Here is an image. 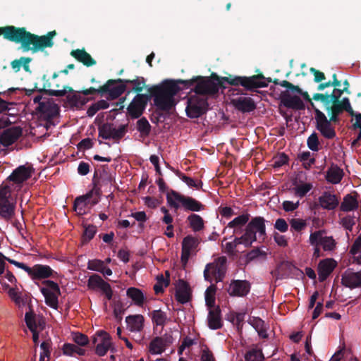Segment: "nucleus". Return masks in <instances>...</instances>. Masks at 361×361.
I'll return each mask as SVG.
<instances>
[{
	"label": "nucleus",
	"instance_id": "f257e3e1",
	"mask_svg": "<svg viewBox=\"0 0 361 361\" xmlns=\"http://www.w3.org/2000/svg\"><path fill=\"white\" fill-rule=\"evenodd\" d=\"M223 82L232 86L240 85L247 91H254L267 85L262 74L249 77L233 75L219 77L216 73H212L210 77L200 75L195 76L190 80L166 79L158 85L149 87L147 92L153 97L154 104L159 110L169 111L176 104L174 97L181 90L180 84L183 85L185 88H190L195 85L192 90L197 95L204 97L216 94L220 87L226 88Z\"/></svg>",
	"mask_w": 361,
	"mask_h": 361
},
{
	"label": "nucleus",
	"instance_id": "f03ea898",
	"mask_svg": "<svg viewBox=\"0 0 361 361\" xmlns=\"http://www.w3.org/2000/svg\"><path fill=\"white\" fill-rule=\"evenodd\" d=\"M1 35L8 41L20 44L23 52L31 51L32 53H36L54 46L53 38L56 35V32L53 30L45 35L39 36L31 33L24 27L6 25L0 27Z\"/></svg>",
	"mask_w": 361,
	"mask_h": 361
},
{
	"label": "nucleus",
	"instance_id": "7ed1b4c3",
	"mask_svg": "<svg viewBox=\"0 0 361 361\" xmlns=\"http://www.w3.org/2000/svg\"><path fill=\"white\" fill-rule=\"evenodd\" d=\"M126 90V85L124 79H109L105 84L99 86L98 88L91 87L88 89H85L80 92L84 95L94 94L96 93L104 95L108 94L107 99H116L118 98Z\"/></svg>",
	"mask_w": 361,
	"mask_h": 361
},
{
	"label": "nucleus",
	"instance_id": "20e7f679",
	"mask_svg": "<svg viewBox=\"0 0 361 361\" xmlns=\"http://www.w3.org/2000/svg\"><path fill=\"white\" fill-rule=\"evenodd\" d=\"M166 200L169 205L176 209L180 207V204L185 211L200 212L204 209V205L200 201L173 190L166 194Z\"/></svg>",
	"mask_w": 361,
	"mask_h": 361
},
{
	"label": "nucleus",
	"instance_id": "39448f33",
	"mask_svg": "<svg viewBox=\"0 0 361 361\" xmlns=\"http://www.w3.org/2000/svg\"><path fill=\"white\" fill-rule=\"evenodd\" d=\"M226 257L222 256L216 258L213 262L207 264L204 270V279L212 282V274L215 278L216 283L221 281L226 274Z\"/></svg>",
	"mask_w": 361,
	"mask_h": 361
},
{
	"label": "nucleus",
	"instance_id": "423d86ee",
	"mask_svg": "<svg viewBox=\"0 0 361 361\" xmlns=\"http://www.w3.org/2000/svg\"><path fill=\"white\" fill-rule=\"evenodd\" d=\"M12 264L26 271L32 280L54 278L57 275V273L48 265L37 264L30 267L23 262H12Z\"/></svg>",
	"mask_w": 361,
	"mask_h": 361
},
{
	"label": "nucleus",
	"instance_id": "0eeeda50",
	"mask_svg": "<svg viewBox=\"0 0 361 361\" xmlns=\"http://www.w3.org/2000/svg\"><path fill=\"white\" fill-rule=\"evenodd\" d=\"M207 98L199 95H192L188 99L185 111L187 116L191 118H197L208 110Z\"/></svg>",
	"mask_w": 361,
	"mask_h": 361
},
{
	"label": "nucleus",
	"instance_id": "6e6552de",
	"mask_svg": "<svg viewBox=\"0 0 361 361\" xmlns=\"http://www.w3.org/2000/svg\"><path fill=\"white\" fill-rule=\"evenodd\" d=\"M42 283L45 286L40 288V291L44 297L46 305L54 310H58L59 296L61 295L58 283L51 280H44Z\"/></svg>",
	"mask_w": 361,
	"mask_h": 361
},
{
	"label": "nucleus",
	"instance_id": "1a4fd4ad",
	"mask_svg": "<svg viewBox=\"0 0 361 361\" xmlns=\"http://www.w3.org/2000/svg\"><path fill=\"white\" fill-rule=\"evenodd\" d=\"M102 192L99 187L94 186L85 195L76 197L73 204L75 211H79V214H81L88 204L92 206L97 204L99 202Z\"/></svg>",
	"mask_w": 361,
	"mask_h": 361
},
{
	"label": "nucleus",
	"instance_id": "9d476101",
	"mask_svg": "<svg viewBox=\"0 0 361 361\" xmlns=\"http://www.w3.org/2000/svg\"><path fill=\"white\" fill-rule=\"evenodd\" d=\"M265 221L264 217L255 216L247 223L245 231L252 243L257 239V233L259 239L264 240L267 238Z\"/></svg>",
	"mask_w": 361,
	"mask_h": 361
},
{
	"label": "nucleus",
	"instance_id": "9b49d317",
	"mask_svg": "<svg viewBox=\"0 0 361 361\" xmlns=\"http://www.w3.org/2000/svg\"><path fill=\"white\" fill-rule=\"evenodd\" d=\"M10 190L8 186L0 188V216L9 221L15 214L16 205L10 199Z\"/></svg>",
	"mask_w": 361,
	"mask_h": 361
},
{
	"label": "nucleus",
	"instance_id": "f8f14e48",
	"mask_svg": "<svg viewBox=\"0 0 361 361\" xmlns=\"http://www.w3.org/2000/svg\"><path fill=\"white\" fill-rule=\"evenodd\" d=\"M36 111L41 120L45 121L47 126L54 125L53 119L59 114V107L57 104L49 101L39 103Z\"/></svg>",
	"mask_w": 361,
	"mask_h": 361
},
{
	"label": "nucleus",
	"instance_id": "ddd939ff",
	"mask_svg": "<svg viewBox=\"0 0 361 361\" xmlns=\"http://www.w3.org/2000/svg\"><path fill=\"white\" fill-rule=\"evenodd\" d=\"M315 120H316V128L320 132L322 135L326 139H334L336 135V131L330 121H328L325 114L319 110L318 109H314Z\"/></svg>",
	"mask_w": 361,
	"mask_h": 361
},
{
	"label": "nucleus",
	"instance_id": "4468645a",
	"mask_svg": "<svg viewBox=\"0 0 361 361\" xmlns=\"http://www.w3.org/2000/svg\"><path fill=\"white\" fill-rule=\"evenodd\" d=\"M324 230L312 233L310 235V243L312 245H319L324 251H332L336 247V241L332 236L325 235Z\"/></svg>",
	"mask_w": 361,
	"mask_h": 361
},
{
	"label": "nucleus",
	"instance_id": "2eb2a0df",
	"mask_svg": "<svg viewBox=\"0 0 361 361\" xmlns=\"http://www.w3.org/2000/svg\"><path fill=\"white\" fill-rule=\"evenodd\" d=\"M34 172L35 169L32 164L27 163L14 169L8 177V180L14 184L21 186L22 183L31 178Z\"/></svg>",
	"mask_w": 361,
	"mask_h": 361
},
{
	"label": "nucleus",
	"instance_id": "dca6fc26",
	"mask_svg": "<svg viewBox=\"0 0 361 361\" xmlns=\"http://www.w3.org/2000/svg\"><path fill=\"white\" fill-rule=\"evenodd\" d=\"M148 100V96L137 94L128 106V112L132 118H139L143 113Z\"/></svg>",
	"mask_w": 361,
	"mask_h": 361
},
{
	"label": "nucleus",
	"instance_id": "f3484780",
	"mask_svg": "<svg viewBox=\"0 0 361 361\" xmlns=\"http://www.w3.org/2000/svg\"><path fill=\"white\" fill-rule=\"evenodd\" d=\"M199 243L198 238L192 235H188L183 238L180 260L184 265L188 263L190 255L195 251Z\"/></svg>",
	"mask_w": 361,
	"mask_h": 361
},
{
	"label": "nucleus",
	"instance_id": "a211bd4d",
	"mask_svg": "<svg viewBox=\"0 0 361 361\" xmlns=\"http://www.w3.org/2000/svg\"><path fill=\"white\" fill-rule=\"evenodd\" d=\"M23 130L19 126H13L0 133V145L8 147L22 136Z\"/></svg>",
	"mask_w": 361,
	"mask_h": 361
},
{
	"label": "nucleus",
	"instance_id": "6ab92c4d",
	"mask_svg": "<svg viewBox=\"0 0 361 361\" xmlns=\"http://www.w3.org/2000/svg\"><path fill=\"white\" fill-rule=\"evenodd\" d=\"M250 290V283L246 280L231 281L227 291L231 296L244 297Z\"/></svg>",
	"mask_w": 361,
	"mask_h": 361
},
{
	"label": "nucleus",
	"instance_id": "aec40b11",
	"mask_svg": "<svg viewBox=\"0 0 361 361\" xmlns=\"http://www.w3.org/2000/svg\"><path fill=\"white\" fill-rule=\"evenodd\" d=\"M341 284L350 289L361 288V271H353L347 269L341 275Z\"/></svg>",
	"mask_w": 361,
	"mask_h": 361
},
{
	"label": "nucleus",
	"instance_id": "412c9836",
	"mask_svg": "<svg viewBox=\"0 0 361 361\" xmlns=\"http://www.w3.org/2000/svg\"><path fill=\"white\" fill-rule=\"evenodd\" d=\"M281 102L287 108L295 110H303L305 108V104L298 96H292L288 91H283L280 95Z\"/></svg>",
	"mask_w": 361,
	"mask_h": 361
},
{
	"label": "nucleus",
	"instance_id": "4be33fe9",
	"mask_svg": "<svg viewBox=\"0 0 361 361\" xmlns=\"http://www.w3.org/2000/svg\"><path fill=\"white\" fill-rule=\"evenodd\" d=\"M337 265V262L332 258L322 259L318 264L317 271L319 282H324L332 273Z\"/></svg>",
	"mask_w": 361,
	"mask_h": 361
},
{
	"label": "nucleus",
	"instance_id": "5701e85b",
	"mask_svg": "<svg viewBox=\"0 0 361 361\" xmlns=\"http://www.w3.org/2000/svg\"><path fill=\"white\" fill-rule=\"evenodd\" d=\"M42 80L44 82L42 88L38 89L37 92L41 93H45L49 96L54 97H63L66 95L67 92H73V89L68 86H64L63 90H51V82L49 79H47V75H44L42 78Z\"/></svg>",
	"mask_w": 361,
	"mask_h": 361
},
{
	"label": "nucleus",
	"instance_id": "b1692460",
	"mask_svg": "<svg viewBox=\"0 0 361 361\" xmlns=\"http://www.w3.org/2000/svg\"><path fill=\"white\" fill-rule=\"evenodd\" d=\"M97 335L100 338V341L95 347V353L99 356H104L111 346V336L104 331H97Z\"/></svg>",
	"mask_w": 361,
	"mask_h": 361
},
{
	"label": "nucleus",
	"instance_id": "393cba45",
	"mask_svg": "<svg viewBox=\"0 0 361 361\" xmlns=\"http://www.w3.org/2000/svg\"><path fill=\"white\" fill-rule=\"evenodd\" d=\"M175 298L176 300L185 304L190 301L191 298L190 288L188 283L183 279L178 281V286L176 290Z\"/></svg>",
	"mask_w": 361,
	"mask_h": 361
},
{
	"label": "nucleus",
	"instance_id": "a878e982",
	"mask_svg": "<svg viewBox=\"0 0 361 361\" xmlns=\"http://www.w3.org/2000/svg\"><path fill=\"white\" fill-rule=\"evenodd\" d=\"M232 104L238 111L246 113L254 111L256 109V104L254 100L250 97H238L232 100Z\"/></svg>",
	"mask_w": 361,
	"mask_h": 361
},
{
	"label": "nucleus",
	"instance_id": "bb28decb",
	"mask_svg": "<svg viewBox=\"0 0 361 361\" xmlns=\"http://www.w3.org/2000/svg\"><path fill=\"white\" fill-rule=\"evenodd\" d=\"M318 200L321 207L327 210L336 209L339 203L336 195L327 191L324 192Z\"/></svg>",
	"mask_w": 361,
	"mask_h": 361
},
{
	"label": "nucleus",
	"instance_id": "cd10ccee",
	"mask_svg": "<svg viewBox=\"0 0 361 361\" xmlns=\"http://www.w3.org/2000/svg\"><path fill=\"white\" fill-rule=\"evenodd\" d=\"M71 56L87 67L92 66L97 63L91 55L84 49L72 50L71 51Z\"/></svg>",
	"mask_w": 361,
	"mask_h": 361
},
{
	"label": "nucleus",
	"instance_id": "c85d7f7f",
	"mask_svg": "<svg viewBox=\"0 0 361 361\" xmlns=\"http://www.w3.org/2000/svg\"><path fill=\"white\" fill-rule=\"evenodd\" d=\"M208 326L209 329L216 330L222 327V321L221 318V310L219 306L210 308L207 317Z\"/></svg>",
	"mask_w": 361,
	"mask_h": 361
},
{
	"label": "nucleus",
	"instance_id": "c756f323",
	"mask_svg": "<svg viewBox=\"0 0 361 361\" xmlns=\"http://www.w3.org/2000/svg\"><path fill=\"white\" fill-rule=\"evenodd\" d=\"M144 322V317L141 314L129 315L126 318L128 329L134 332H139L142 330Z\"/></svg>",
	"mask_w": 361,
	"mask_h": 361
},
{
	"label": "nucleus",
	"instance_id": "7c9ffc66",
	"mask_svg": "<svg viewBox=\"0 0 361 361\" xmlns=\"http://www.w3.org/2000/svg\"><path fill=\"white\" fill-rule=\"evenodd\" d=\"M343 175V169L333 164L326 171V179L332 184H338L341 181Z\"/></svg>",
	"mask_w": 361,
	"mask_h": 361
},
{
	"label": "nucleus",
	"instance_id": "2f4dec72",
	"mask_svg": "<svg viewBox=\"0 0 361 361\" xmlns=\"http://www.w3.org/2000/svg\"><path fill=\"white\" fill-rule=\"evenodd\" d=\"M108 284L109 283L98 274L91 275L87 280V287L91 290H100L102 291Z\"/></svg>",
	"mask_w": 361,
	"mask_h": 361
},
{
	"label": "nucleus",
	"instance_id": "473e14b6",
	"mask_svg": "<svg viewBox=\"0 0 361 361\" xmlns=\"http://www.w3.org/2000/svg\"><path fill=\"white\" fill-rule=\"evenodd\" d=\"M248 323L257 331L258 335L263 338H267L268 334L264 322L259 317H252L248 320Z\"/></svg>",
	"mask_w": 361,
	"mask_h": 361
},
{
	"label": "nucleus",
	"instance_id": "72a5a7b5",
	"mask_svg": "<svg viewBox=\"0 0 361 361\" xmlns=\"http://www.w3.org/2000/svg\"><path fill=\"white\" fill-rule=\"evenodd\" d=\"M355 196H357V193L354 192ZM358 207V202L357 197L353 196L351 194H348L343 198V201L341 205V209L343 212H350L357 209Z\"/></svg>",
	"mask_w": 361,
	"mask_h": 361
},
{
	"label": "nucleus",
	"instance_id": "f704fd0d",
	"mask_svg": "<svg viewBox=\"0 0 361 361\" xmlns=\"http://www.w3.org/2000/svg\"><path fill=\"white\" fill-rule=\"evenodd\" d=\"M190 228L194 232H199L203 230L204 227V219L198 214H191L187 217Z\"/></svg>",
	"mask_w": 361,
	"mask_h": 361
},
{
	"label": "nucleus",
	"instance_id": "c9c22d12",
	"mask_svg": "<svg viewBox=\"0 0 361 361\" xmlns=\"http://www.w3.org/2000/svg\"><path fill=\"white\" fill-rule=\"evenodd\" d=\"M126 295L136 305L139 307L143 305L145 296L140 289L135 287L128 288L126 291Z\"/></svg>",
	"mask_w": 361,
	"mask_h": 361
},
{
	"label": "nucleus",
	"instance_id": "e433bc0d",
	"mask_svg": "<svg viewBox=\"0 0 361 361\" xmlns=\"http://www.w3.org/2000/svg\"><path fill=\"white\" fill-rule=\"evenodd\" d=\"M293 185H295L293 188L295 195L299 197H305L313 188L310 183L297 184V181H295Z\"/></svg>",
	"mask_w": 361,
	"mask_h": 361
},
{
	"label": "nucleus",
	"instance_id": "4c0bfd02",
	"mask_svg": "<svg viewBox=\"0 0 361 361\" xmlns=\"http://www.w3.org/2000/svg\"><path fill=\"white\" fill-rule=\"evenodd\" d=\"M152 320L156 326H164L166 322L167 317L166 312L161 310H153L150 313Z\"/></svg>",
	"mask_w": 361,
	"mask_h": 361
},
{
	"label": "nucleus",
	"instance_id": "58836bf2",
	"mask_svg": "<svg viewBox=\"0 0 361 361\" xmlns=\"http://www.w3.org/2000/svg\"><path fill=\"white\" fill-rule=\"evenodd\" d=\"M216 286L214 284L209 286L205 291V302L207 306L210 308L216 307L215 306V293Z\"/></svg>",
	"mask_w": 361,
	"mask_h": 361
},
{
	"label": "nucleus",
	"instance_id": "ea45409f",
	"mask_svg": "<svg viewBox=\"0 0 361 361\" xmlns=\"http://www.w3.org/2000/svg\"><path fill=\"white\" fill-rule=\"evenodd\" d=\"M124 81L126 85H127V84H133V90L137 92V94H140V92L142 91L143 88L147 87L145 85V80L143 77L136 76L133 80L124 79Z\"/></svg>",
	"mask_w": 361,
	"mask_h": 361
},
{
	"label": "nucleus",
	"instance_id": "a19ab883",
	"mask_svg": "<svg viewBox=\"0 0 361 361\" xmlns=\"http://www.w3.org/2000/svg\"><path fill=\"white\" fill-rule=\"evenodd\" d=\"M165 350V346L163 345L162 342L160 341V338L157 337L154 338L149 343V350L152 355L161 354Z\"/></svg>",
	"mask_w": 361,
	"mask_h": 361
},
{
	"label": "nucleus",
	"instance_id": "79ce46f5",
	"mask_svg": "<svg viewBox=\"0 0 361 361\" xmlns=\"http://www.w3.org/2000/svg\"><path fill=\"white\" fill-rule=\"evenodd\" d=\"M128 124H123L119 126L118 128H116L114 124L113 123V130L111 135H110V139H113L116 142H118L119 140L122 139L128 132Z\"/></svg>",
	"mask_w": 361,
	"mask_h": 361
},
{
	"label": "nucleus",
	"instance_id": "37998d69",
	"mask_svg": "<svg viewBox=\"0 0 361 361\" xmlns=\"http://www.w3.org/2000/svg\"><path fill=\"white\" fill-rule=\"evenodd\" d=\"M137 130L143 136H147L149 135L151 126L145 117H142L137 121Z\"/></svg>",
	"mask_w": 361,
	"mask_h": 361
},
{
	"label": "nucleus",
	"instance_id": "c03bdc74",
	"mask_svg": "<svg viewBox=\"0 0 361 361\" xmlns=\"http://www.w3.org/2000/svg\"><path fill=\"white\" fill-rule=\"evenodd\" d=\"M250 215L248 213L240 215L228 224V227L235 228L245 226L249 221Z\"/></svg>",
	"mask_w": 361,
	"mask_h": 361
},
{
	"label": "nucleus",
	"instance_id": "a18cd8bd",
	"mask_svg": "<svg viewBox=\"0 0 361 361\" xmlns=\"http://www.w3.org/2000/svg\"><path fill=\"white\" fill-rule=\"evenodd\" d=\"M84 228L82 240L83 243H87L94 237L97 229V226L92 224L85 226Z\"/></svg>",
	"mask_w": 361,
	"mask_h": 361
},
{
	"label": "nucleus",
	"instance_id": "49530a36",
	"mask_svg": "<svg viewBox=\"0 0 361 361\" xmlns=\"http://www.w3.org/2000/svg\"><path fill=\"white\" fill-rule=\"evenodd\" d=\"M112 130L113 123L109 122L104 123L98 128L99 137H101L104 140H109Z\"/></svg>",
	"mask_w": 361,
	"mask_h": 361
},
{
	"label": "nucleus",
	"instance_id": "de8ad7c7",
	"mask_svg": "<svg viewBox=\"0 0 361 361\" xmlns=\"http://www.w3.org/2000/svg\"><path fill=\"white\" fill-rule=\"evenodd\" d=\"M68 101L71 104L72 106L77 108L82 107L88 101L87 99L82 97L80 94L74 93L72 95L67 97Z\"/></svg>",
	"mask_w": 361,
	"mask_h": 361
},
{
	"label": "nucleus",
	"instance_id": "09e8293b",
	"mask_svg": "<svg viewBox=\"0 0 361 361\" xmlns=\"http://www.w3.org/2000/svg\"><path fill=\"white\" fill-rule=\"evenodd\" d=\"M176 173L189 187L195 188L196 189H199L200 187H202V182L201 180L196 181L193 178L187 176L179 171H177Z\"/></svg>",
	"mask_w": 361,
	"mask_h": 361
},
{
	"label": "nucleus",
	"instance_id": "8fccbe9b",
	"mask_svg": "<svg viewBox=\"0 0 361 361\" xmlns=\"http://www.w3.org/2000/svg\"><path fill=\"white\" fill-rule=\"evenodd\" d=\"M307 145L310 149L313 152H318L319 148V138L316 133H312L307 138Z\"/></svg>",
	"mask_w": 361,
	"mask_h": 361
},
{
	"label": "nucleus",
	"instance_id": "3c124183",
	"mask_svg": "<svg viewBox=\"0 0 361 361\" xmlns=\"http://www.w3.org/2000/svg\"><path fill=\"white\" fill-rule=\"evenodd\" d=\"M290 230L300 232L305 228L307 224L305 220L300 219H292L290 221Z\"/></svg>",
	"mask_w": 361,
	"mask_h": 361
},
{
	"label": "nucleus",
	"instance_id": "603ef678",
	"mask_svg": "<svg viewBox=\"0 0 361 361\" xmlns=\"http://www.w3.org/2000/svg\"><path fill=\"white\" fill-rule=\"evenodd\" d=\"M25 321L27 328L30 330V331H34V329H37L35 314L32 311H30L25 313Z\"/></svg>",
	"mask_w": 361,
	"mask_h": 361
},
{
	"label": "nucleus",
	"instance_id": "864d4df0",
	"mask_svg": "<svg viewBox=\"0 0 361 361\" xmlns=\"http://www.w3.org/2000/svg\"><path fill=\"white\" fill-rule=\"evenodd\" d=\"M73 339L74 342L80 346H86L90 341L85 334L81 333H75L73 334Z\"/></svg>",
	"mask_w": 361,
	"mask_h": 361
},
{
	"label": "nucleus",
	"instance_id": "5fc2aeb1",
	"mask_svg": "<svg viewBox=\"0 0 361 361\" xmlns=\"http://www.w3.org/2000/svg\"><path fill=\"white\" fill-rule=\"evenodd\" d=\"M162 221L164 224H167L166 230H170V232H166L165 235L169 238H173L174 236V233L173 231V226L172 225V216L170 214L164 215V217L162 218Z\"/></svg>",
	"mask_w": 361,
	"mask_h": 361
},
{
	"label": "nucleus",
	"instance_id": "6e6d98bb",
	"mask_svg": "<svg viewBox=\"0 0 361 361\" xmlns=\"http://www.w3.org/2000/svg\"><path fill=\"white\" fill-rule=\"evenodd\" d=\"M234 244V247H236L238 245L243 244L246 247H249L251 246L252 242L248 235H246V233L240 237H235L233 241L232 242Z\"/></svg>",
	"mask_w": 361,
	"mask_h": 361
},
{
	"label": "nucleus",
	"instance_id": "4d7b16f0",
	"mask_svg": "<svg viewBox=\"0 0 361 361\" xmlns=\"http://www.w3.org/2000/svg\"><path fill=\"white\" fill-rule=\"evenodd\" d=\"M114 179L111 174L104 171L103 174L101 175L99 185L101 187L106 186L109 187L111 190Z\"/></svg>",
	"mask_w": 361,
	"mask_h": 361
},
{
	"label": "nucleus",
	"instance_id": "13d9d810",
	"mask_svg": "<svg viewBox=\"0 0 361 361\" xmlns=\"http://www.w3.org/2000/svg\"><path fill=\"white\" fill-rule=\"evenodd\" d=\"M104 262L100 259L90 260L87 264V269L100 272L104 267Z\"/></svg>",
	"mask_w": 361,
	"mask_h": 361
},
{
	"label": "nucleus",
	"instance_id": "bf43d9fd",
	"mask_svg": "<svg viewBox=\"0 0 361 361\" xmlns=\"http://www.w3.org/2000/svg\"><path fill=\"white\" fill-rule=\"evenodd\" d=\"M342 226L348 231H351L355 224V217L348 215L341 219Z\"/></svg>",
	"mask_w": 361,
	"mask_h": 361
},
{
	"label": "nucleus",
	"instance_id": "052dcab7",
	"mask_svg": "<svg viewBox=\"0 0 361 361\" xmlns=\"http://www.w3.org/2000/svg\"><path fill=\"white\" fill-rule=\"evenodd\" d=\"M17 289L18 288L16 286L10 288L8 291V294L9 297L11 298V299L13 301H14V302L16 305H20V302H22V298L20 296V293L19 292H18Z\"/></svg>",
	"mask_w": 361,
	"mask_h": 361
},
{
	"label": "nucleus",
	"instance_id": "680f3d73",
	"mask_svg": "<svg viewBox=\"0 0 361 361\" xmlns=\"http://www.w3.org/2000/svg\"><path fill=\"white\" fill-rule=\"evenodd\" d=\"M274 228L281 233H285L288 229V224L284 219H277L274 224Z\"/></svg>",
	"mask_w": 361,
	"mask_h": 361
},
{
	"label": "nucleus",
	"instance_id": "e2e57ef3",
	"mask_svg": "<svg viewBox=\"0 0 361 361\" xmlns=\"http://www.w3.org/2000/svg\"><path fill=\"white\" fill-rule=\"evenodd\" d=\"M340 104L343 111H347L351 116L354 117L355 112L353 110L348 98L344 97L341 100L340 99Z\"/></svg>",
	"mask_w": 361,
	"mask_h": 361
},
{
	"label": "nucleus",
	"instance_id": "0e129e2a",
	"mask_svg": "<svg viewBox=\"0 0 361 361\" xmlns=\"http://www.w3.org/2000/svg\"><path fill=\"white\" fill-rule=\"evenodd\" d=\"M288 161V157L284 154H281L279 157L275 158L274 166L275 168L281 167L285 164H286Z\"/></svg>",
	"mask_w": 361,
	"mask_h": 361
},
{
	"label": "nucleus",
	"instance_id": "69168bd1",
	"mask_svg": "<svg viewBox=\"0 0 361 361\" xmlns=\"http://www.w3.org/2000/svg\"><path fill=\"white\" fill-rule=\"evenodd\" d=\"M361 250V234L355 239L353 245L350 247V253L353 255H356L360 252Z\"/></svg>",
	"mask_w": 361,
	"mask_h": 361
},
{
	"label": "nucleus",
	"instance_id": "338daca9",
	"mask_svg": "<svg viewBox=\"0 0 361 361\" xmlns=\"http://www.w3.org/2000/svg\"><path fill=\"white\" fill-rule=\"evenodd\" d=\"M93 147V142L92 140L87 137L82 139L78 144V148L80 150H86L91 149Z\"/></svg>",
	"mask_w": 361,
	"mask_h": 361
},
{
	"label": "nucleus",
	"instance_id": "774afa93",
	"mask_svg": "<svg viewBox=\"0 0 361 361\" xmlns=\"http://www.w3.org/2000/svg\"><path fill=\"white\" fill-rule=\"evenodd\" d=\"M76 348V345L69 343H65L62 348L63 353L66 355L73 356Z\"/></svg>",
	"mask_w": 361,
	"mask_h": 361
}]
</instances>
